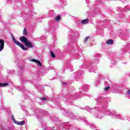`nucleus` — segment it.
Here are the masks:
<instances>
[{"label":"nucleus","instance_id":"423d86ee","mask_svg":"<svg viewBox=\"0 0 130 130\" xmlns=\"http://www.w3.org/2000/svg\"><path fill=\"white\" fill-rule=\"evenodd\" d=\"M31 60H32V61H34V62H36L37 63H38V64H39V66H41V62H40V61L38 60L35 59H33Z\"/></svg>","mask_w":130,"mask_h":130},{"label":"nucleus","instance_id":"9d476101","mask_svg":"<svg viewBox=\"0 0 130 130\" xmlns=\"http://www.w3.org/2000/svg\"><path fill=\"white\" fill-rule=\"evenodd\" d=\"M55 20L57 21L58 22V21H59V20H60V16H58L55 17Z\"/></svg>","mask_w":130,"mask_h":130},{"label":"nucleus","instance_id":"412c9836","mask_svg":"<svg viewBox=\"0 0 130 130\" xmlns=\"http://www.w3.org/2000/svg\"><path fill=\"white\" fill-rule=\"evenodd\" d=\"M121 119L122 120H123L124 119V118L123 117H121Z\"/></svg>","mask_w":130,"mask_h":130},{"label":"nucleus","instance_id":"a211bd4d","mask_svg":"<svg viewBox=\"0 0 130 130\" xmlns=\"http://www.w3.org/2000/svg\"><path fill=\"white\" fill-rule=\"evenodd\" d=\"M109 89V87H107L104 88L105 91H107Z\"/></svg>","mask_w":130,"mask_h":130},{"label":"nucleus","instance_id":"f8f14e48","mask_svg":"<svg viewBox=\"0 0 130 130\" xmlns=\"http://www.w3.org/2000/svg\"><path fill=\"white\" fill-rule=\"evenodd\" d=\"M90 38V37L88 36L84 39V41H83L84 43H86L88 41V40Z\"/></svg>","mask_w":130,"mask_h":130},{"label":"nucleus","instance_id":"1a4fd4ad","mask_svg":"<svg viewBox=\"0 0 130 130\" xmlns=\"http://www.w3.org/2000/svg\"><path fill=\"white\" fill-rule=\"evenodd\" d=\"M9 85L8 83H0V87H6V86H8Z\"/></svg>","mask_w":130,"mask_h":130},{"label":"nucleus","instance_id":"7ed1b4c3","mask_svg":"<svg viewBox=\"0 0 130 130\" xmlns=\"http://www.w3.org/2000/svg\"><path fill=\"white\" fill-rule=\"evenodd\" d=\"M5 46V41L3 40H0V52L3 51Z\"/></svg>","mask_w":130,"mask_h":130},{"label":"nucleus","instance_id":"39448f33","mask_svg":"<svg viewBox=\"0 0 130 130\" xmlns=\"http://www.w3.org/2000/svg\"><path fill=\"white\" fill-rule=\"evenodd\" d=\"M106 43L107 44H109L110 45H111L113 44V40H112L111 39L108 40L106 41Z\"/></svg>","mask_w":130,"mask_h":130},{"label":"nucleus","instance_id":"9b49d317","mask_svg":"<svg viewBox=\"0 0 130 130\" xmlns=\"http://www.w3.org/2000/svg\"><path fill=\"white\" fill-rule=\"evenodd\" d=\"M50 53H51V56L53 58H54V57H55V55L54 54V53H53L52 52V51H50Z\"/></svg>","mask_w":130,"mask_h":130},{"label":"nucleus","instance_id":"6ab92c4d","mask_svg":"<svg viewBox=\"0 0 130 130\" xmlns=\"http://www.w3.org/2000/svg\"><path fill=\"white\" fill-rule=\"evenodd\" d=\"M77 34H78V32H76V33L74 34L73 35H74V36H77Z\"/></svg>","mask_w":130,"mask_h":130},{"label":"nucleus","instance_id":"0eeeda50","mask_svg":"<svg viewBox=\"0 0 130 130\" xmlns=\"http://www.w3.org/2000/svg\"><path fill=\"white\" fill-rule=\"evenodd\" d=\"M89 22V19H86L84 20H82L81 22V24H87Z\"/></svg>","mask_w":130,"mask_h":130},{"label":"nucleus","instance_id":"f3484780","mask_svg":"<svg viewBox=\"0 0 130 130\" xmlns=\"http://www.w3.org/2000/svg\"><path fill=\"white\" fill-rule=\"evenodd\" d=\"M85 109L86 110H87V111H90V107H85Z\"/></svg>","mask_w":130,"mask_h":130},{"label":"nucleus","instance_id":"2eb2a0df","mask_svg":"<svg viewBox=\"0 0 130 130\" xmlns=\"http://www.w3.org/2000/svg\"><path fill=\"white\" fill-rule=\"evenodd\" d=\"M112 117H114V118H119V115H115V116H112Z\"/></svg>","mask_w":130,"mask_h":130},{"label":"nucleus","instance_id":"4be33fe9","mask_svg":"<svg viewBox=\"0 0 130 130\" xmlns=\"http://www.w3.org/2000/svg\"><path fill=\"white\" fill-rule=\"evenodd\" d=\"M63 84H64V85H67L66 83H63Z\"/></svg>","mask_w":130,"mask_h":130},{"label":"nucleus","instance_id":"f03ea898","mask_svg":"<svg viewBox=\"0 0 130 130\" xmlns=\"http://www.w3.org/2000/svg\"><path fill=\"white\" fill-rule=\"evenodd\" d=\"M12 39L13 40V42L15 43V44H16V45H18V46H20V47L23 50H27L28 48L25 47V46L22 45L21 43L19 42L16 39H15V37L14 36H12Z\"/></svg>","mask_w":130,"mask_h":130},{"label":"nucleus","instance_id":"20e7f679","mask_svg":"<svg viewBox=\"0 0 130 130\" xmlns=\"http://www.w3.org/2000/svg\"><path fill=\"white\" fill-rule=\"evenodd\" d=\"M15 123L16 124H18V125H23L24 124H25V121H21L20 122H19L18 121H16Z\"/></svg>","mask_w":130,"mask_h":130},{"label":"nucleus","instance_id":"dca6fc26","mask_svg":"<svg viewBox=\"0 0 130 130\" xmlns=\"http://www.w3.org/2000/svg\"><path fill=\"white\" fill-rule=\"evenodd\" d=\"M41 100H42V101H46V100H47V99L45 98H41Z\"/></svg>","mask_w":130,"mask_h":130},{"label":"nucleus","instance_id":"f257e3e1","mask_svg":"<svg viewBox=\"0 0 130 130\" xmlns=\"http://www.w3.org/2000/svg\"><path fill=\"white\" fill-rule=\"evenodd\" d=\"M19 39L22 42L24 43L25 46L29 47V48H33V44L30 41H28L26 37L22 36L19 38Z\"/></svg>","mask_w":130,"mask_h":130},{"label":"nucleus","instance_id":"ddd939ff","mask_svg":"<svg viewBox=\"0 0 130 130\" xmlns=\"http://www.w3.org/2000/svg\"><path fill=\"white\" fill-rule=\"evenodd\" d=\"M103 116H104V115H103V114H101V115H99L98 117L99 119H101V118H103Z\"/></svg>","mask_w":130,"mask_h":130},{"label":"nucleus","instance_id":"4468645a","mask_svg":"<svg viewBox=\"0 0 130 130\" xmlns=\"http://www.w3.org/2000/svg\"><path fill=\"white\" fill-rule=\"evenodd\" d=\"M12 120H13L14 123H16V122L17 121V120H16V119H15V117H14V115H12Z\"/></svg>","mask_w":130,"mask_h":130},{"label":"nucleus","instance_id":"6e6552de","mask_svg":"<svg viewBox=\"0 0 130 130\" xmlns=\"http://www.w3.org/2000/svg\"><path fill=\"white\" fill-rule=\"evenodd\" d=\"M23 35H24V36H27V35H28V33L27 32V30H26V28H24Z\"/></svg>","mask_w":130,"mask_h":130},{"label":"nucleus","instance_id":"aec40b11","mask_svg":"<svg viewBox=\"0 0 130 130\" xmlns=\"http://www.w3.org/2000/svg\"><path fill=\"white\" fill-rule=\"evenodd\" d=\"M127 94H130V90H128V91H127Z\"/></svg>","mask_w":130,"mask_h":130}]
</instances>
